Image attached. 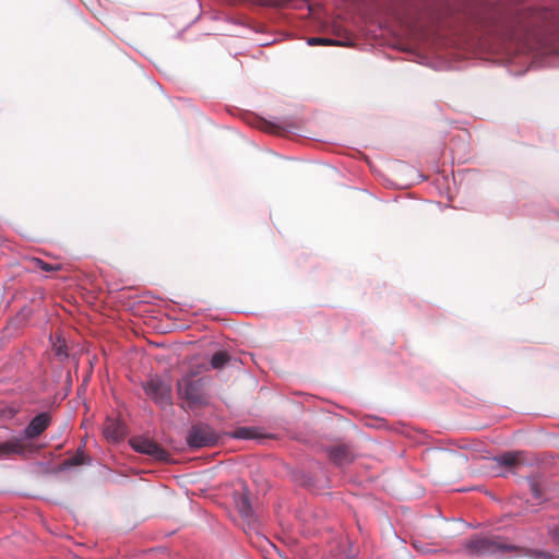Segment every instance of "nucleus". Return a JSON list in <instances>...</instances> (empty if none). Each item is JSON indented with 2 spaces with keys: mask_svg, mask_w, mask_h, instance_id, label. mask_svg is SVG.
Here are the masks:
<instances>
[{
  "mask_svg": "<svg viewBox=\"0 0 559 559\" xmlns=\"http://www.w3.org/2000/svg\"><path fill=\"white\" fill-rule=\"evenodd\" d=\"M469 556H492L498 558L530 557L532 559H550L551 555L537 549L521 548L500 537H474L465 544Z\"/></svg>",
  "mask_w": 559,
  "mask_h": 559,
  "instance_id": "nucleus-1",
  "label": "nucleus"
},
{
  "mask_svg": "<svg viewBox=\"0 0 559 559\" xmlns=\"http://www.w3.org/2000/svg\"><path fill=\"white\" fill-rule=\"evenodd\" d=\"M132 449L157 461H167L169 453L153 440L145 437H134L130 440Z\"/></svg>",
  "mask_w": 559,
  "mask_h": 559,
  "instance_id": "nucleus-5",
  "label": "nucleus"
},
{
  "mask_svg": "<svg viewBox=\"0 0 559 559\" xmlns=\"http://www.w3.org/2000/svg\"><path fill=\"white\" fill-rule=\"evenodd\" d=\"M51 417L48 413L37 414L25 427L23 438L33 440L38 438L50 425Z\"/></svg>",
  "mask_w": 559,
  "mask_h": 559,
  "instance_id": "nucleus-7",
  "label": "nucleus"
},
{
  "mask_svg": "<svg viewBox=\"0 0 559 559\" xmlns=\"http://www.w3.org/2000/svg\"><path fill=\"white\" fill-rule=\"evenodd\" d=\"M238 508L242 515L249 516L251 514L250 500L246 495H242L238 500Z\"/></svg>",
  "mask_w": 559,
  "mask_h": 559,
  "instance_id": "nucleus-15",
  "label": "nucleus"
},
{
  "mask_svg": "<svg viewBox=\"0 0 559 559\" xmlns=\"http://www.w3.org/2000/svg\"><path fill=\"white\" fill-rule=\"evenodd\" d=\"M229 360V355L225 350L216 352L211 358V366L213 369L223 368Z\"/></svg>",
  "mask_w": 559,
  "mask_h": 559,
  "instance_id": "nucleus-11",
  "label": "nucleus"
},
{
  "mask_svg": "<svg viewBox=\"0 0 559 559\" xmlns=\"http://www.w3.org/2000/svg\"><path fill=\"white\" fill-rule=\"evenodd\" d=\"M330 459L337 465H346L353 461V453L347 445H336L329 451Z\"/></svg>",
  "mask_w": 559,
  "mask_h": 559,
  "instance_id": "nucleus-9",
  "label": "nucleus"
},
{
  "mask_svg": "<svg viewBox=\"0 0 559 559\" xmlns=\"http://www.w3.org/2000/svg\"><path fill=\"white\" fill-rule=\"evenodd\" d=\"M531 490H532L534 498L539 499V491H538L536 484H534V483L531 484Z\"/></svg>",
  "mask_w": 559,
  "mask_h": 559,
  "instance_id": "nucleus-17",
  "label": "nucleus"
},
{
  "mask_svg": "<svg viewBox=\"0 0 559 559\" xmlns=\"http://www.w3.org/2000/svg\"><path fill=\"white\" fill-rule=\"evenodd\" d=\"M237 437L239 438H247V431L245 429H241L239 430L237 433H236Z\"/></svg>",
  "mask_w": 559,
  "mask_h": 559,
  "instance_id": "nucleus-18",
  "label": "nucleus"
},
{
  "mask_svg": "<svg viewBox=\"0 0 559 559\" xmlns=\"http://www.w3.org/2000/svg\"><path fill=\"white\" fill-rule=\"evenodd\" d=\"M27 452V445L23 437H15L8 441L0 442V456L24 455Z\"/></svg>",
  "mask_w": 559,
  "mask_h": 559,
  "instance_id": "nucleus-8",
  "label": "nucleus"
},
{
  "mask_svg": "<svg viewBox=\"0 0 559 559\" xmlns=\"http://www.w3.org/2000/svg\"><path fill=\"white\" fill-rule=\"evenodd\" d=\"M549 533H550V535H551L552 539H554L557 544H559V525H555L554 527H551V528L549 530Z\"/></svg>",
  "mask_w": 559,
  "mask_h": 559,
  "instance_id": "nucleus-16",
  "label": "nucleus"
},
{
  "mask_svg": "<svg viewBox=\"0 0 559 559\" xmlns=\"http://www.w3.org/2000/svg\"><path fill=\"white\" fill-rule=\"evenodd\" d=\"M86 461V456L83 450L79 449L78 452L69 459L64 464L67 466H78L84 464Z\"/></svg>",
  "mask_w": 559,
  "mask_h": 559,
  "instance_id": "nucleus-14",
  "label": "nucleus"
},
{
  "mask_svg": "<svg viewBox=\"0 0 559 559\" xmlns=\"http://www.w3.org/2000/svg\"><path fill=\"white\" fill-rule=\"evenodd\" d=\"M104 433H105L106 438H108L112 441H118L123 436V432H122L120 426L116 423L107 424L104 429Z\"/></svg>",
  "mask_w": 559,
  "mask_h": 559,
  "instance_id": "nucleus-10",
  "label": "nucleus"
},
{
  "mask_svg": "<svg viewBox=\"0 0 559 559\" xmlns=\"http://www.w3.org/2000/svg\"><path fill=\"white\" fill-rule=\"evenodd\" d=\"M52 350L60 360L68 358L67 344L63 338H57V341L52 344Z\"/></svg>",
  "mask_w": 559,
  "mask_h": 559,
  "instance_id": "nucleus-12",
  "label": "nucleus"
},
{
  "mask_svg": "<svg viewBox=\"0 0 559 559\" xmlns=\"http://www.w3.org/2000/svg\"><path fill=\"white\" fill-rule=\"evenodd\" d=\"M143 389L147 396L154 400L162 407L171 404V386L170 383L155 376L143 383Z\"/></svg>",
  "mask_w": 559,
  "mask_h": 559,
  "instance_id": "nucleus-3",
  "label": "nucleus"
},
{
  "mask_svg": "<svg viewBox=\"0 0 559 559\" xmlns=\"http://www.w3.org/2000/svg\"><path fill=\"white\" fill-rule=\"evenodd\" d=\"M40 263H41L43 270H46V271L50 270V267H48V264H46L45 262H40Z\"/></svg>",
  "mask_w": 559,
  "mask_h": 559,
  "instance_id": "nucleus-19",
  "label": "nucleus"
},
{
  "mask_svg": "<svg viewBox=\"0 0 559 559\" xmlns=\"http://www.w3.org/2000/svg\"><path fill=\"white\" fill-rule=\"evenodd\" d=\"M217 442V435L205 424L193 425L187 436V443L190 448L199 449L214 445Z\"/></svg>",
  "mask_w": 559,
  "mask_h": 559,
  "instance_id": "nucleus-4",
  "label": "nucleus"
},
{
  "mask_svg": "<svg viewBox=\"0 0 559 559\" xmlns=\"http://www.w3.org/2000/svg\"><path fill=\"white\" fill-rule=\"evenodd\" d=\"M308 45L345 46L346 44L328 37H311L308 39Z\"/></svg>",
  "mask_w": 559,
  "mask_h": 559,
  "instance_id": "nucleus-13",
  "label": "nucleus"
},
{
  "mask_svg": "<svg viewBox=\"0 0 559 559\" xmlns=\"http://www.w3.org/2000/svg\"><path fill=\"white\" fill-rule=\"evenodd\" d=\"M493 461L499 465L507 468L500 475L506 477L509 474H515L520 467L524 464V452L522 451H510L504 452L493 457Z\"/></svg>",
  "mask_w": 559,
  "mask_h": 559,
  "instance_id": "nucleus-6",
  "label": "nucleus"
},
{
  "mask_svg": "<svg viewBox=\"0 0 559 559\" xmlns=\"http://www.w3.org/2000/svg\"><path fill=\"white\" fill-rule=\"evenodd\" d=\"M203 386V380L194 379L192 374H186L177 382L179 396L186 400L191 407L206 404Z\"/></svg>",
  "mask_w": 559,
  "mask_h": 559,
  "instance_id": "nucleus-2",
  "label": "nucleus"
}]
</instances>
